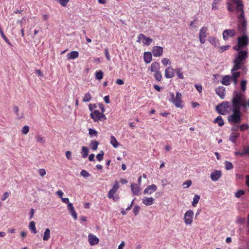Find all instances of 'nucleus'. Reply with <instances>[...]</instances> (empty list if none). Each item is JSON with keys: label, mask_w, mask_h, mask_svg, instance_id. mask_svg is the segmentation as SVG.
<instances>
[{"label": "nucleus", "mask_w": 249, "mask_h": 249, "mask_svg": "<svg viewBox=\"0 0 249 249\" xmlns=\"http://www.w3.org/2000/svg\"><path fill=\"white\" fill-rule=\"evenodd\" d=\"M231 103L233 113L228 117V120L231 124H238L240 123L242 119L241 107L238 104L237 101L233 98L231 100Z\"/></svg>", "instance_id": "obj_1"}, {"label": "nucleus", "mask_w": 249, "mask_h": 249, "mask_svg": "<svg viewBox=\"0 0 249 249\" xmlns=\"http://www.w3.org/2000/svg\"><path fill=\"white\" fill-rule=\"evenodd\" d=\"M232 98L237 101L238 104L241 107L243 112H246L248 108H249V99L246 101L243 93L238 91H234Z\"/></svg>", "instance_id": "obj_2"}, {"label": "nucleus", "mask_w": 249, "mask_h": 249, "mask_svg": "<svg viewBox=\"0 0 249 249\" xmlns=\"http://www.w3.org/2000/svg\"><path fill=\"white\" fill-rule=\"evenodd\" d=\"M248 52L246 51H240L235 56L233 61V67L241 69L245 63L248 58Z\"/></svg>", "instance_id": "obj_3"}, {"label": "nucleus", "mask_w": 249, "mask_h": 249, "mask_svg": "<svg viewBox=\"0 0 249 249\" xmlns=\"http://www.w3.org/2000/svg\"><path fill=\"white\" fill-rule=\"evenodd\" d=\"M181 99L182 95L178 92L176 93V97L173 92H170L168 96L169 101L171 102L177 107L182 108L183 107Z\"/></svg>", "instance_id": "obj_4"}, {"label": "nucleus", "mask_w": 249, "mask_h": 249, "mask_svg": "<svg viewBox=\"0 0 249 249\" xmlns=\"http://www.w3.org/2000/svg\"><path fill=\"white\" fill-rule=\"evenodd\" d=\"M230 107V104L229 102H223L220 105L216 106V109L219 114L226 115Z\"/></svg>", "instance_id": "obj_5"}, {"label": "nucleus", "mask_w": 249, "mask_h": 249, "mask_svg": "<svg viewBox=\"0 0 249 249\" xmlns=\"http://www.w3.org/2000/svg\"><path fill=\"white\" fill-rule=\"evenodd\" d=\"M243 4L237 5L236 8V10L237 13L240 12V14L238 16V18L240 23L244 27H245L246 26V21L245 18L244 11L243 10Z\"/></svg>", "instance_id": "obj_6"}, {"label": "nucleus", "mask_w": 249, "mask_h": 249, "mask_svg": "<svg viewBox=\"0 0 249 249\" xmlns=\"http://www.w3.org/2000/svg\"><path fill=\"white\" fill-rule=\"evenodd\" d=\"M90 117L95 122L104 121L107 119L103 112H100L98 110H95L90 113Z\"/></svg>", "instance_id": "obj_7"}, {"label": "nucleus", "mask_w": 249, "mask_h": 249, "mask_svg": "<svg viewBox=\"0 0 249 249\" xmlns=\"http://www.w3.org/2000/svg\"><path fill=\"white\" fill-rule=\"evenodd\" d=\"M194 217V212L192 210H189L187 211L184 217V222L187 225H190L193 222Z\"/></svg>", "instance_id": "obj_8"}, {"label": "nucleus", "mask_w": 249, "mask_h": 249, "mask_svg": "<svg viewBox=\"0 0 249 249\" xmlns=\"http://www.w3.org/2000/svg\"><path fill=\"white\" fill-rule=\"evenodd\" d=\"M249 43V38L246 35H243L240 37H238V45L242 46L243 48L248 45Z\"/></svg>", "instance_id": "obj_9"}, {"label": "nucleus", "mask_w": 249, "mask_h": 249, "mask_svg": "<svg viewBox=\"0 0 249 249\" xmlns=\"http://www.w3.org/2000/svg\"><path fill=\"white\" fill-rule=\"evenodd\" d=\"M236 35V31L234 29L225 30L222 34L223 38L225 40H228L230 37H232Z\"/></svg>", "instance_id": "obj_10"}, {"label": "nucleus", "mask_w": 249, "mask_h": 249, "mask_svg": "<svg viewBox=\"0 0 249 249\" xmlns=\"http://www.w3.org/2000/svg\"><path fill=\"white\" fill-rule=\"evenodd\" d=\"M207 27L203 26L199 31V41L202 44H204L206 41L205 38L207 36Z\"/></svg>", "instance_id": "obj_11"}, {"label": "nucleus", "mask_w": 249, "mask_h": 249, "mask_svg": "<svg viewBox=\"0 0 249 249\" xmlns=\"http://www.w3.org/2000/svg\"><path fill=\"white\" fill-rule=\"evenodd\" d=\"M141 41H142L143 44L148 46L152 43L153 39L150 37L145 36V35L142 34H141L138 36V42Z\"/></svg>", "instance_id": "obj_12"}, {"label": "nucleus", "mask_w": 249, "mask_h": 249, "mask_svg": "<svg viewBox=\"0 0 249 249\" xmlns=\"http://www.w3.org/2000/svg\"><path fill=\"white\" fill-rule=\"evenodd\" d=\"M163 48L160 46H154L152 50L153 55L155 57H160L162 55L163 53Z\"/></svg>", "instance_id": "obj_13"}, {"label": "nucleus", "mask_w": 249, "mask_h": 249, "mask_svg": "<svg viewBox=\"0 0 249 249\" xmlns=\"http://www.w3.org/2000/svg\"><path fill=\"white\" fill-rule=\"evenodd\" d=\"M222 176V172L220 170H214L211 172L210 178L213 181H217Z\"/></svg>", "instance_id": "obj_14"}, {"label": "nucleus", "mask_w": 249, "mask_h": 249, "mask_svg": "<svg viewBox=\"0 0 249 249\" xmlns=\"http://www.w3.org/2000/svg\"><path fill=\"white\" fill-rule=\"evenodd\" d=\"M132 194L135 196H139L141 194V188L140 185L132 183L130 186Z\"/></svg>", "instance_id": "obj_15"}, {"label": "nucleus", "mask_w": 249, "mask_h": 249, "mask_svg": "<svg viewBox=\"0 0 249 249\" xmlns=\"http://www.w3.org/2000/svg\"><path fill=\"white\" fill-rule=\"evenodd\" d=\"M88 240L91 246H94L99 242V239L95 235L89 233L88 235Z\"/></svg>", "instance_id": "obj_16"}, {"label": "nucleus", "mask_w": 249, "mask_h": 249, "mask_svg": "<svg viewBox=\"0 0 249 249\" xmlns=\"http://www.w3.org/2000/svg\"><path fill=\"white\" fill-rule=\"evenodd\" d=\"M120 187L119 182L118 181H115V184L113 186L112 189H111L108 193L107 196L108 198L113 197L115 193L118 191Z\"/></svg>", "instance_id": "obj_17"}, {"label": "nucleus", "mask_w": 249, "mask_h": 249, "mask_svg": "<svg viewBox=\"0 0 249 249\" xmlns=\"http://www.w3.org/2000/svg\"><path fill=\"white\" fill-rule=\"evenodd\" d=\"M157 189V187L155 184H152L147 186L144 190L143 194H148L151 195L153 192L156 191Z\"/></svg>", "instance_id": "obj_18"}, {"label": "nucleus", "mask_w": 249, "mask_h": 249, "mask_svg": "<svg viewBox=\"0 0 249 249\" xmlns=\"http://www.w3.org/2000/svg\"><path fill=\"white\" fill-rule=\"evenodd\" d=\"M67 209L73 218L76 220L77 218V214L71 203L70 202L67 204Z\"/></svg>", "instance_id": "obj_19"}, {"label": "nucleus", "mask_w": 249, "mask_h": 249, "mask_svg": "<svg viewBox=\"0 0 249 249\" xmlns=\"http://www.w3.org/2000/svg\"><path fill=\"white\" fill-rule=\"evenodd\" d=\"M174 70L172 67H168L165 70V76L166 78H171L174 76Z\"/></svg>", "instance_id": "obj_20"}, {"label": "nucleus", "mask_w": 249, "mask_h": 249, "mask_svg": "<svg viewBox=\"0 0 249 249\" xmlns=\"http://www.w3.org/2000/svg\"><path fill=\"white\" fill-rule=\"evenodd\" d=\"M239 70L240 69L232 67L231 70V75H230L231 79H238L240 77L241 73L237 71Z\"/></svg>", "instance_id": "obj_21"}, {"label": "nucleus", "mask_w": 249, "mask_h": 249, "mask_svg": "<svg viewBox=\"0 0 249 249\" xmlns=\"http://www.w3.org/2000/svg\"><path fill=\"white\" fill-rule=\"evenodd\" d=\"M225 88L223 86H220L215 89L216 93L221 98L225 97Z\"/></svg>", "instance_id": "obj_22"}, {"label": "nucleus", "mask_w": 249, "mask_h": 249, "mask_svg": "<svg viewBox=\"0 0 249 249\" xmlns=\"http://www.w3.org/2000/svg\"><path fill=\"white\" fill-rule=\"evenodd\" d=\"M235 154L236 156H241L249 155V146H243L242 152L236 151Z\"/></svg>", "instance_id": "obj_23"}, {"label": "nucleus", "mask_w": 249, "mask_h": 249, "mask_svg": "<svg viewBox=\"0 0 249 249\" xmlns=\"http://www.w3.org/2000/svg\"><path fill=\"white\" fill-rule=\"evenodd\" d=\"M231 81V78L230 75H227L223 76L221 83L222 84L225 86H229Z\"/></svg>", "instance_id": "obj_24"}, {"label": "nucleus", "mask_w": 249, "mask_h": 249, "mask_svg": "<svg viewBox=\"0 0 249 249\" xmlns=\"http://www.w3.org/2000/svg\"><path fill=\"white\" fill-rule=\"evenodd\" d=\"M160 63L157 62H153L150 68L149 69L151 72H157L160 71Z\"/></svg>", "instance_id": "obj_25"}, {"label": "nucleus", "mask_w": 249, "mask_h": 249, "mask_svg": "<svg viewBox=\"0 0 249 249\" xmlns=\"http://www.w3.org/2000/svg\"><path fill=\"white\" fill-rule=\"evenodd\" d=\"M79 56V53L77 51H72L67 55L68 60H74Z\"/></svg>", "instance_id": "obj_26"}, {"label": "nucleus", "mask_w": 249, "mask_h": 249, "mask_svg": "<svg viewBox=\"0 0 249 249\" xmlns=\"http://www.w3.org/2000/svg\"><path fill=\"white\" fill-rule=\"evenodd\" d=\"M154 199L152 197H145L142 199V203L146 206L151 205L154 203Z\"/></svg>", "instance_id": "obj_27"}, {"label": "nucleus", "mask_w": 249, "mask_h": 249, "mask_svg": "<svg viewBox=\"0 0 249 249\" xmlns=\"http://www.w3.org/2000/svg\"><path fill=\"white\" fill-rule=\"evenodd\" d=\"M144 60L147 64L149 63L152 61V53L149 52H147L144 53Z\"/></svg>", "instance_id": "obj_28"}, {"label": "nucleus", "mask_w": 249, "mask_h": 249, "mask_svg": "<svg viewBox=\"0 0 249 249\" xmlns=\"http://www.w3.org/2000/svg\"><path fill=\"white\" fill-rule=\"evenodd\" d=\"M208 40L210 43L214 47H216L219 46V41L215 37L210 36L208 38Z\"/></svg>", "instance_id": "obj_29"}, {"label": "nucleus", "mask_w": 249, "mask_h": 249, "mask_svg": "<svg viewBox=\"0 0 249 249\" xmlns=\"http://www.w3.org/2000/svg\"><path fill=\"white\" fill-rule=\"evenodd\" d=\"M240 134L237 132H232L230 137V140L235 143L237 139L239 137Z\"/></svg>", "instance_id": "obj_30"}, {"label": "nucleus", "mask_w": 249, "mask_h": 249, "mask_svg": "<svg viewBox=\"0 0 249 249\" xmlns=\"http://www.w3.org/2000/svg\"><path fill=\"white\" fill-rule=\"evenodd\" d=\"M50 230L49 228L45 229L43 236V240L44 241H47L50 238Z\"/></svg>", "instance_id": "obj_31"}, {"label": "nucleus", "mask_w": 249, "mask_h": 249, "mask_svg": "<svg viewBox=\"0 0 249 249\" xmlns=\"http://www.w3.org/2000/svg\"><path fill=\"white\" fill-rule=\"evenodd\" d=\"M110 142V143L112 145V146L115 148H117L119 145V143L117 140L113 136H111Z\"/></svg>", "instance_id": "obj_32"}, {"label": "nucleus", "mask_w": 249, "mask_h": 249, "mask_svg": "<svg viewBox=\"0 0 249 249\" xmlns=\"http://www.w3.org/2000/svg\"><path fill=\"white\" fill-rule=\"evenodd\" d=\"M214 123H217L219 126H223L224 124V121L221 116H217L214 120Z\"/></svg>", "instance_id": "obj_33"}, {"label": "nucleus", "mask_w": 249, "mask_h": 249, "mask_svg": "<svg viewBox=\"0 0 249 249\" xmlns=\"http://www.w3.org/2000/svg\"><path fill=\"white\" fill-rule=\"evenodd\" d=\"M29 229L32 231V232L34 233H37V230L36 228V224L34 221H31L29 226Z\"/></svg>", "instance_id": "obj_34"}, {"label": "nucleus", "mask_w": 249, "mask_h": 249, "mask_svg": "<svg viewBox=\"0 0 249 249\" xmlns=\"http://www.w3.org/2000/svg\"><path fill=\"white\" fill-rule=\"evenodd\" d=\"M182 68H178L175 70V71L177 73V74L178 78L181 79H184V76L183 75V73L182 72Z\"/></svg>", "instance_id": "obj_35"}, {"label": "nucleus", "mask_w": 249, "mask_h": 249, "mask_svg": "<svg viewBox=\"0 0 249 249\" xmlns=\"http://www.w3.org/2000/svg\"><path fill=\"white\" fill-rule=\"evenodd\" d=\"M89 154V149L87 147L83 146L82 147L81 154L83 158H86Z\"/></svg>", "instance_id": "obj_36"}, {"label": "nucleus", "mask_w": 249, "mask_h": 249, "mask_svg": "<svg viewBox=\"0 0 249 249\" xmlns=\"http://www.w3.org/2000/svg\"><path fill=\"white\" fill-rule=\"evenodd\" d=\"M247 81L246 80H243L241 81L240 87H241V89L242 90V91H241V92L243 93L246 91V87H247Z\"/></svg>", "instance_id": "obj_37"}, {"label": "nucleus", "mask_w": 249, "mask_h": 249, "mask_svg": "<svg viewBox=\"0 0 249 249\" xmlns=\"http://www.w3.org/2000/svg\"><path fill=\"white\" fill-rule=\"evenodd\" d=\"M91 99V96L89 92H87L86 94H85L83 98L82 99L83 102H89Z\"/></svg>", "instance_id": "obj_38"}, {"label": "nucleus", "mask_w": 249, "mask_h": 249, "mask_svg": "<svg viewBox=\"0 0 249 249\" xmlns=\"http://www.w3.org/2000/svg\"><path fill=\"white\" fill-rule=\"evenodd\" d=\"M99 142L96 141H92L91 142L90 146L91 148L93 150H96L98 148Z\"/></svg>", "instance_id": "obj_39"}, {"label": "nucleus", "mask_w": 249, "mask_h": 249, "mask_svg": "<svg viewBox=\"0 0 249 249\" xmlns=\"http://www.w3.org/2000/svg\"><path fill=\"white\" fill-rule=\"evenodd\" d=\"M225 168L227 170H231L233 168V165L231 162L226 161L224 163Z\"/></svg>", "instance_id": "obj_40"}, {"label": "nucleus", "mask_w": 249, "mask_h": 249, "mask_svg": "<svg viewBox=\"0 0 249 249\" xmlns=\"http://www.w3.org/2000/svg\"><path fill=\"white\" fill-rule=\"evenodd\" d=\"M199 199H200L199 196L197 195H195V196L193 198V201L192 202V205L193 206H196V205L198 203Z\"/></svg>", "instance_id": "obj_41"}, {"label": "nucleus", "mask_w": 249, "mask_h": 249, "mask_svg": "<svg viewBox=\"0 0 249 249\" xmlns=\"http://www.w3.org/2000/svg\"><path fill=\"white\" fill-rule=\"evenodd\" d=\"M0 34L2 37V38L5 41V42L8 43L9 45L12 46V44L8 39V38L4 35V32L2 30H0Z\"/></svg>", "instance_id": "obj_42"}, {"label": "nucleus", "mask_w": 249, "mask_h": 249, "mask_svg": "<svg viewBox=\"0 0 249 249\" xmlns=\"http://www.w3.org/2000/svg\"><path fill=\"white\" fill-rule=\"evenodd\" d=\"M104 73L102 71H97L95 73L96 78L98 80H101L103 78Z\"/></svg>", "instance_id": "obj_43"}, {"label": "nucleus", "mask_w": 249, "mask_h": 249, "mask_svg": "<svg viewBox=\"0 0 249 249\" xmlns=\"http://www.w3.org/2000/svg\"><path fill=\"white\" fill-rule=\"evenodd\" d=\"M154 77L158 81H160L162 78V75L160 71H159L155 72Z\"/></svg>", "instance_id": "obj_44"}, {"label": "nucleus", "mask_w": 249, "mask_h": 249, "mask_svg": "<svg viewBox=\"0 0 249 249\" xmlns=\"http://www.w3.org/2000/svg\"><path fill=\"white\" fill-rule=\"evenodd\" d=\"M192 182L191 180H187L184 181L182 185L184 188H188L192 185Z\"/></svg>", "instance_id": "obj_45"}, {"label": "nucleus", "mask_w": 249, "mask_h": 249, "mask_svg": "<svg viewBox=\"0 0 249 249\" xmlns=\"http://www.w3.org/2000/svg\"><path fill=\"white\" fill-rule=\"evenodd\" d=\"M104 155V152L103 151H101L100 153L97 155L96 159L99 161H101L103 159V157Z\"/></svg>", "instance_id": "obj_46"}, {"label": "nucleus", "mask_w": 249, "mask_h": 249, "mask_svg": "<svg viewBox=\"0 0 249 249\" xmlns=\"http://www.w3.org/2000/svg\"><path fill=\"white\" fill-rule=\"evenodd\" d=\"M239 128L241 131H243L249 128V126L246 124H243L239 126Z\"/></svg>", "instance_id": "obj_47"}, {"label": "nucleus", "mask_w": 249, "mask_h": 249, "mask_svg": "<svg viewBox=\"0 0 249 249\" xmlns=\"http://www.w3.org/2000/svg\"><path fill=\"white\" fill-rule=\"evenodd\" d=\"M89 134L91 137L96 136L97 135V132L96 130L89 128Z\"/></svg>", "instance_id": "obj_48"}, {"label": "nucleus", "mask_w": 249, "mask_h": 249, "mask_svg": "<svg viewBox=\"0 0 249 249\" xmlns=\"http://www.w3.org/2000/svg\"><path fill=\"white\" fill-rule=\"evenodd\" d=\"M161 63L164 66H167L168 64H171L170 60L167 58H162L161 59Z\"/></svg>", "instance_id": "obj_49"}, {"label": "nucleus", "mask_w": 249, "mask_h": 249, "mask_svg": "<svg viewBox=\"0 0 249 249\" xmlns=\"http://www.w3.org/2000/svg\"><path fill=\"white\" fill-rule=\"evenodd\" d=\"M80 174L84 178H87L90 176V174L85 170H82L81 171Z\"/></svg>", "instance_id": "obj_50"}, {"label": "nucleus", "mask_w": 249, "mask_h": 249, "mask_svg": "<svg viewBox=\"0 0 249 249\" xmlns=\"http://www.w3.org/2000/svg\"><path fill=\"white\" fill-rule=\"evenodd\" d=\"M36 142H39V143H44L45 142V140L44 139V138L42 137H41L40 136H37L36 137Z\"/></svg>", "instance_id": "obj_51"}, {"label": "nucleus", "mask_w": 249, "mask_h": 249, "mask_svg": "<svg viewBox=\"0 0 249 249\" xmlns=\"http://www.w3.org/2000/svg\"><path fill=\"white\" fill-rule=\"evenodd\" d=\"M230 47V45H225L219 47V52L222 53L226 50H227Z\"/></svg>", "instance_id": "obj_52"}, {"label": "nucleus", "mask_w": 249, "mask_h": 249, "mask_svg": "<svg viewBox=\"0 0 249 249\" xmlns=\"http://www.w3.org/2000/svg\"><path fill=\"white\" fill-rule=\"evenodd\" d=\"M245 192L243 190H239L237 191L235 194V197L237 198H239L241 196H243L245 194Z\"/></svg>", "instance_id": "obj_53"}, {"label": "nucleus", "mask_w": 249, "mask_h": 249, "mask_svg": "<svg viewBox=\"0 0 249 249\" xmlns=\"http://www.w3.org/2000/svg\"><path fill=\"white\" fill-rule=\"evenodd\" d=\"M219 1L218 0H214L212 4V9L213 10H216L218 9L217 4L218 3Z\"/></svg>", "instance_id": "obj_54"}, {"label": "nucleus", "mask_w": 249, "mask_h": 249, "mask_svg": "<svg viewBox=\"0 0 249 249\" xmlns=\"http://www.w3.org/2000/svg\"><path fill=\"white\" fill-rule=\"evenodd\" d=\"M29 131V127L27 125H25L23 126L22 129V133L24 134H27Z\"/></svg>", "instance_id": "obj_55"}, {"label": "nucleus", "mask_w": 249, "mask_h": 249, "mask_svg": "<svg viewBox=\"0 0 249 249\" xmlns=\"http://www.w3.org/2000/svg\"><path fill=\"white\" fill-rule=\"evenodd\" d=\"M9 193H8V192H5L1 197V200L2 201L5 200L9 197Z\"/></svg>", "instance_id": "obj_56"}, {"label": "nucleus", "mask_w": 249, "mask_h": 249, "mask_svg": "<svg viewBox=\"0 0 249 249\" xmlns=\"http://www.w3.org/2000/svg\"><path fill=\"white\" fill-rule=\"evenodd\" d=\"M38 172L41 177H44L46 174V172L44 169H39Z\"/></svg>", "instance_id": "obj_57"}, {"label": "nucleus", "mask_w": 249, "mask_h": 249, "mask_svg": "<svg viewBox=\"0 0 249 249\" xmlns=\"http://www.w3.org/2000/svg\"><path fill=\"white\" fill-rule=\"evenodd\" d=\"M19 108L17 106H15L14 107V111L16 113V114L18 117L19 118H21L22 115L20 116L18 114Z\"/></svg>", "instance_id": "obj_58"}, {"label": "nucleus", "mask_w": 249, "mask_h": 249, "mask_svg": "<svg viewBox=\"0 0 249 249\" xmlns=\"http://www.w3.org/2000/svg\"><path fill=\"white\" fill-rule=\"evenodd\" d=\"M140 210V207H139L138 205H136L134 207V208L133 209V212L135 213V214L136 215L138 214Z\"/></svg>", "instance_id": "obj_59"}, {"label": "nucleus", "mask_w": 249, "mask_h": 249, "mask_svg": "<svg viewBox=\"0 0 249 249\" xmlns=\"http://www.w3.org/2000/svg\"><path fill=\"white\" fill-rule=\"evenodd\" d=\"M97 107V106L96 104H90L89 105V110L91 112H93V109L96 108Z\"/></svg>", "instance_id": "obj_60"}, {"label": "nucleus", "mask_w": 249, "mask_h": 249, "mask_svg": "<svg viewBox=\"0 0 249 249\" xmlns=\"http://www.w3.org/2000/svg\"><path fill=\"white\" fill-rule=\"evenodd\" d=\"M58 1L62 6H65L67 4L69 0H58Z\"/></svg>", "instance_id": "obj_61"}, {"label": "nucleus", "mask_w": 249, "mask_h": 249, "mask_svg": "<svg viewBox=\"0 0 249 249\" xmlns=\"http://www.w3.org/2000/svg\"><path fill=\"white\" fill-rule=\"evenodd\" d=\"M228 10L229 11L233 12L234 10V7L233 6L232 4L228 3Z\"/></svg>", "instance_id": "obj_62"}, {"label": "nucleus", "mask_w": 249, "mask_h": 249, "mask_svg": "<svg viewBox=\"0 0 249 249\" xmlns=\"http://www.w3.org/2000/svg\"><path fill=\"white\" fill-rule=\"evenodd\" d=\"M245 222V219L244 218L239 217L236 220L237 223L244 224Z\"/></svg>", "instance_id": "obj_63"}, {"label": "nucleus", "mask_w": 249, "mask_h": 249, "mask_svg": "<svg viewBox=\"0 0 249 249\" xmlns=\"http://www.w3.org/2000/svg\"><path fill=\"white\" fill-rule=\"evenodd\" d=\"M66 156L68 160L71 159V151H68L66 152Z\"/></svg>", "instance_id": "obj_64"}]
</instances>
